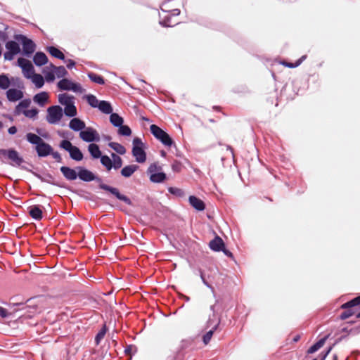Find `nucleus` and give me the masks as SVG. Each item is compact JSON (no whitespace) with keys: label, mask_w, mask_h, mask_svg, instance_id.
I'll list each match as a JSON object with an SVG mask.
<instances>
[{"label":"nucleus","mask_w":360,"mask_h":360,"mask_svg":"<svg viewBox=\"0 0 360 360\" xmlns=\"http://www.w3.org/2000/svg\"><path fill=\"white\" fill-rule=\"evenodd\" d=\"M282 64L287 68H295V66H294L295 64L292 63L283 62Z\"/></svg>","instance_id":"nucleus-63"},{"label":"nucleus","mask_w":360,"mask_h":360,"mask_svg":"<svg viewBox=\"0 0 360 360\" xmlns=\"http://www.w3.org/2000/svg\"><path fill=\"white\" fill-rule=\"evenodd\" d=\"M59 147L68 152L70 158L75 161L79 162L84 158L82 150L77 146H73L68 139L61 141Z\"/></svg>","instance_id":"nucleus-6"},{"label":"nucleus","mask_w":360,"mask_h":360,"mask_svg":"<svg viewBox=\"0 0 360 360\" xmlns=\"http://www.w3.org/2000/svg\"><path fill=\"white\" fill-rule=\"evenodd\" d=\"M35 150L39 158L47 157L52 153V146L44 140L37 146Z\"/></svg>","instance_id":"nucleus-16"},{"label":"nucleus","mask_w":360,"mask_h":360,"mask_svg":"<svg viewBox=\"0 0 360 360\" xmlns=\"http://www.w3.org/2000/svg\"><path fill=\"white\" fill-rule=\"evenodd\" d=\"M117 134L121 136H130L132 134L131 128L128 125L122 124L121 126L117 127Z\"/></svg>","instance_id":"nucleus-40"},{"label":"nucleus","mask_w":360,"mask_h":360,"mask_svg":"<svg viewBox=\"0 0 360 360\" xmlns=\"http://www.w3.org/2000/svg\"><path fill=\"white\" fill-rule=\"evenodd\" d=\"M161 9L163 12H170L172 15L173 16H177L180 14L181 11L178 8L172 9L171 11H166L162 7H161Z\"/></svg>","instance_id":"nucleus-56"},{"label":"nucleus","mask_w":360,"mask_h":360,"mask_svg":"<svg viewBox=\"0 0 360 360\" xmlns=\"http://www.w3.org/2000/svg\"><path fill=\"white\" fill-rule=\"evenodd\" d=\"M167 191L170 194L175 195L176 197H179V198H183L185 195V193L182 189L176 188V187H172V186L169 187L167 188Z\"/></svg>","instance_id":"nucleus-45"},{"label":"nucleus","mask_w":360,"mask_h":360,"mask_svg":"<svg viewBox=\"0 0 360 360\" xmlns=\"http://www.w3.org/2000/svg\"><path fill=\"white\" fill-rule=\"evenodd\" d=\"M60 171L64 178L68 181H75L78 178V171L68 166H62Z\"/></svg>","instance_id":"nucleus-17"},{"label":"nucleus","mask_w":360,"mask_h":360,"mask_svg":"<svg viewBox=\"0 0 360 360\" xmlns=\"http://www.w3.org/2000/svg\"><path fill=\"white\" fill-rule=\"evenodd\" d=\"M4 158L10 160L8 163L12 167H18L27 172H32V169L22 165V163L25 162V161L15 148L0 149V160L2 162H5Z\"/></svg>","instance_id":"nucleus-2"},{"label":"nucleus","mask_w":360,"mask_h":360,"mask_svg":"<svg viewBox=\"0 0 360 360\" xmlns=\"http://www.w3.org/2000/svg\"><path fill=\"white\" fill-rule=\"evenodd\" d=\"M80 139L86 143H94L100 141V135L98 131L93 127H88L79 132Z\"/></svg>","instance_id":"nucleus-12"},{"label":"nucleus","mask_w":360,"mask_h":360,"mask_svg":"<svg viewBox=\"0 0 360 360\" xmlns=\"http://www.w3.org/2000/svg\"><path fill=\"white\" fill-rule=\"evenodd\" d=\"M33 62L36 66L41 67L48 63V58L44 52L37 51L33 56Z\"/></svg>","instance_id":"nucleus-23"},{"label":"nucleus","mask_w":360,"mask_h":360,"mask_svg":"<svg viewBox=\"0 0 360 360\" xmlns=\"http://www.w3.org/2000/svg\"><path fill=\"white\" fill-rule=\"evenodd\" d=\"M87 76L89 78V79L94 83H96V84H101V85H103L105 84V79L101 75H97L92 72H89L87 73Z\"/></svg>","instance_id":"nucleus-39"},{"label":"nucleus","mask_w":360,"mask_h":360,"mask_svg":"<svg viewBox=\"0 0 360 360\" xmlns=\"http://www.w3.org/2000/svg\"><path fill=\"white\" fill-rule=\"evenodd\" d=\"M6 98L9 102H17L24 97L23 89L9 88L6 91Z\"/></svg>","instance_id":"nucleus-15"},{"label":"nucleus","mask_w":360,"mask_h":360,"mask_svg":"<svg viewBox=\"0 0 360 360\" xmlns=\"http://www.w3.org/2000/svg\"><path fill=\"white\" fill-rule=\"evenodd\" d=\"M88 151L94 160L98 159L103 155L99 146L94 143H90L88 146Z\"/></svg>","instance_id":"nucleus-26"},{"label":"nucleus","mask_w":360,"mask_h":360,"mask_svg":"<svg viewBox=\"0 0 360 360\" xmlns=\"http://www.w3.org/2000/svg\"><path fill=\"white\" fill-rule=\"evenodd\" d=\"M220 321V319H218L217 322L212 327V328L203 335L202 342L205 345H207L210 342L214 331L218 328Z\"/></svg>","instance_id":"nucleus-27"},{"label":"nucleus","mask_w":360,"mask_h":360,"mask_svg":"<svg viewBox=\"0 0 360 360\" xmlns=\"http://www.w3.org/2000/svg\"><path fill=\"white\" fill-rule=\"evenodd\" d=\"M133 348H134L135 352H136V351H137L136 347L135 345H129L124 349V354L126 355H129L131 354V349Z\"/></svg>","instance_id":"nucleus-54"},{"label":"nucleus","mask_w":360,"mask_h":360,"mask_svg":"<svg viewBox=\"0 0 360 360\" xmlns=\"http://www.w3.org/2000/svg\"><path fill=\"white\" fill-rule=\"evenodd\" d=\"M47 51L54 58H56L58 59L65 60V57L63 53L59 50L58 48L50 46L47 47Z\"/></svg>","instance_id":"nucleus-30"},{"label":"nucleus","mask_w":360,"mask_h":360,"mask_svg":"<svg viewBox=\"0 0 360 360\" xmlns=\"http://www.w3.org/2000/svg\"><path fill=\"white\" fill-rule=\"evenodd\" d=\"M26 140L31 144L38 146L43 139L34 133L29 132L26 134Z\"/></svg>","instance_id":"nucleus-37"},{"label":"nucleus","mask_w":360,"mask_h":360,"mask_svg":"<svg viewBox=\"0 0 360 360\" xmlns=\"http://www.w3.org/2000/svg\"><path fill=\"white\" fill-rule=\"evenodd\" d=\"M182 168V164L181 162L178 160H174L173 163L172 164V169L174 172H179L181 170Z\"/></svg>","instance_id":"nucleus-46"},{"label":"nucleus","mask_w":360,"mask_h":360,"mask_svg":"<svg viewBox=\"0 0 360 360\" xmlns=\"http://www.w3.org/2000/svg\"><path fill=\"white\" fill-rule=\"evenodd\" d=\"M63 115L65 114L68 117H74L77 115V111L75 104V101L71 103L66 105L64 108Z\"/></svg>","instance_id":"nucleus-28"},{"label":"nucleus","mask_w":360,"mask_h":360,"mask_svg":"<svg viewBox=\"0 0 360 360\" xmlns=\"http://www.w3.org/2000/svg\"><path fill=\"white\" fill-rule=\"evenodd\" d=\"M221 252H223V253L227 256L228 257H230V258H233V253L228 249L226 248V247L224 246V248H223V250H221Z\"/></svg>","instance_id":"nucleus-60"},{"label":"nucleus","mask_w":360,"mask_h":360,"mask_svg":"<svg viewBox=\"0 0 360 360\" xmlns=\"http://www.w3.org/2000/svg\"><path fill=\"white\" fill-rule=\"evenodd\" d=\"M6 51L4 54L6 60H12L15 56L21 52L20 44L17 40H9L6 44Z\"/></svg>","instance_id":"nucleus-11"},{"label":"nucleus","mask_w":360,"mask_h":360,"mask_svg":"<svg viewBox=\"0 0 360 360\" xmlns=\"http://www.w3.org/2000/svg\"><path fill=\"white\" fill-rule=\"evenodd\" d=\"M98 159L101 165L106 169L107 171L112 169V160L107 155H102Z\"/></svg>","instance_id":"nucleus-42"},{"label":"nucleus","mask_w":360,"mask_h":360,"mask_svg":"<svg viewBox=\"0 0 360 360\" xmlns=\"http://www.w3.org/2000/svg\"><path fill=\"white\" fill-rule=\"evenodd\" d=\"M72 84V81L67 78H63L58 82L57 86L58 88L62 91H70Z\"/></svg>","instance_id":"nucleus-32"},{"label":"nucleus","mask_w":360,"mask_h":360,"mask_svg":"<svg viewBox=\"0 0 360 360\" xmlns=\"http://www.w3.org/2000/svg\"><path fill=\"white\" fill-rule=\"evenodd\" d=\"M55 72H48L46 73V79L48 82H53L55 79Z\"/></svg>","instance_id":"nucleus-52"},{"label":"nucleus","mask_w":360,"mask_h":360,"mask_svg":"<svg viewBox=\"0 0 360 360\" xmlns=\"http://www.w3.org/2000/svg\"><path fill=\"white\" fill-rule=\"evenodd\" d=\"M190 205L197 211H203L205 209V202L195 195H190L188 198Z\"/></svg>","instance_id":"nucleus-21"},{"label":"nucleus","mask_w":360,"mask_h":360,"mask_svg":"<svg viewBox=\"0 0 360 360\" xmlns=\"http://www.w3.org/2000/svg\"><path fill=\"white\" fill-rule=\"evenodd\" d=\"M18 129L15 126H11L8 129V133L11 135H13L17 133Z\"/></svg>","instance_id":"nucleus-62"},{"label":"nucleus","mask_w":360,"mask_h":360,"mask_svg":"<svg viewBox=\"0 0 360 360\" xmlns=\"http://www.w3.org/2000/svg\"><path fill=\"white\" fill-rule=\"evenodd\" d=\"M64 61L67 63V68L68 69H72L76 65V63L72 59L65 60Z\"/></svg>","instance_id":"nucleus-59"},{"label":"nucleus","mask_w":360,"mask_h":360,"mask_svg":"<svg viewBox=\"0 0 360 360\" xmlns=\"http://www.w3.org/2000/svg\"><path fill=\"white\" fill-rule=\"evenodd\" d=\"M333 349V346L329 347L326 351L321 352L319 356L320 358V360H325L327 356L330 352L331 349Z\"/></svg>","instance_id":"nucleus-49"},{"label":"nucleus","mask_w":360,"mask_h":360,"mask_svg":"<svg viewBox=\"0 0 360 360\" xmlns=\"http://www.w3.org/2000/svg\"><path fill=\"white\" fill-rule=\"evenodd\" d=\"M199 274H200V278H201L202 283H204V285H206L208 288L212 289L213 288H212V285H210L207 281V280L205 277V275L203 274V271L201 269H199Z\"/></svg>","instance_id":"nucleus-50"},{"label":"nucleus","mask_w":360,"mask_h":360,"mask_svg":"<svg viewBox=\"0 0 360 360\" xmlns=\"http://www.w3.org/2000/svg\"><path fill=\"white\" fill-rule=\"evenodd\" d=\"M162 167H158L155 163L151 164L147 169L150 181L153 183H163L167 179V174L161 171Z\"/></svg>","instance_id":"nucleus-9"},{"label":"nucleus","mask_w":360,"mask_h":360,"mask_svg":"<svg viewBox=\"0 0 360 360\" xmlns=\"http://www.w3.org/2000/svg\"><path fill=\"white\" fill-rule=\"evenodd\" d=\"M11 86L10 77L8 74H0V89L8 90Z\"/></svg>","instance_id":"nucleus-31"},{"label":"nucleus","mask_w":360,"mask_h":360,"mask_svg":"<svg viewBox=\"0 0 360 360\" xmlns=\"http://www.w3.org/2000/svg\"><path fill=\"white\" fill-rule=\"evenodd\" d=\"M146 148L145 144L139 137L134 138L131 154L138 163H143L146 161L147 154Z\"/></svg>","instance_id":"nucleus-4"},{"label":"nucleus","mask_w":360,"mask_h":360,"mask_svg":"<svg viewBox=\"0 0 360 360\" xmlns=\"http://www.w3.org/2000/svg\"><path fill=\"white\" fill-rule=\"evenodd\" d=\"M11 86H14L16 89H24L25 84L22 79L19 77H10Z\"/></svg>","instance_id":"nucleus-41"},{"label":"nucleus","mask_w":360,"mask_h":360,"mask_svg":"<svg viewBox=\"0 0 360 360\" xmlns=\"http://www.w3.org/2000/svg\"><path fill=\"white\" fill-rule=\"evenodd\" d=\"M106 325L104 324L101 330L98 332V333L95 336V343L96 345H98L101 341V340L104 338L106 332H107Z\"/></svg>","instance_id":"nucleus-43"},{"label":"nucleus","mask_w":360,"mask_h":360,"mask_svg":"<svg viewBox=\"0 0 360 360\" xmlns=\"http://www.w3.org/2000/svg\"><path fill=\"white\" fill-rule=\"evenodd\" d=\"M20 101L18 103L21 106V108H22L23 110H27V108L31 104V100L30 98H25V99L22 98Z\"/></svg>","instance_id":"nucleus-47"},{"label":"nucleus","mask_w":360,"mask_h":360,"mask_svg":"<svg viewBox=\"0 0 360 360\" xmlns=\"http://www.w3.org/2000/svg\"><path fill=\"white\" fill-rule=\"evenodd\" d=\"M217 322V321H215L214 317H213L212 316H210L209 319H208V320H207V321L206 323V327L207 328H210V327L212 328Z\"/></svg>","instance_id":"nucleus-55"},{"label":"nucleus","mask_w":360,"mask_h":360,"mask_svg":"<svg viewBox=\"0 0 360 360\" xmlns=\"http://www.w3.org/2000/svg\"><path fill=\"white\" fill-rule=\"evenodd\" d=\"M39 110L37 108H32L30 110H24L22 114L30 119L35 120Z\"/></svg>","instance_id":"nucleus-44"},{"label":"nucleus","mask_w":360,"mask_h":360,"mask_svg":"<svg viewBox=\"0 0 360 360\" xmlns=\"http://www.w3.org/2000/svg\"><path fill=\"white\" fill-rule=\"evenodd\" d=\"M69 127L75 131H82L86 128L85 122L78 117H72L69 122Z\"/></svg>","instance_id":"nucleus-18"},{"label":"nucleus","mask_w":360,"mask_h":360,"mask_svg":"<svg viewBox=\"0 0 360 360\" xmlns=\"http://www.w3.org/2000/svg\"><path fill=\"white\" fill-rule=\"evenodd\" d=\"M360 333V324L358 326L349 329V334L356 335Z\"/></svg>","instance_id":"nucleus-57"},{"label":"nucleus","mask_w":360,"mask_h":360,"mask_svg":"<svg viewBox=\"0 0 360 360\" xmlns=\"http://www.w3.org/2000/svg\"><path fill=\"white\" fill-rule=\"evenodd\" d=\"M357 306H360V295L340 306V308L345 309V311L340 314L339 319L340 320H345L353 316L355 314L354 307Z\"/></svg>","instance_id":"nucleus-7"},{"label":"nucleus","mask_w":360,"mask_h":360,"mask_svg":"<svg viewBox=\"0 0 360 360\" xmlns=\"http://www.w3.org/2000/svg\"><path fill=\"white\" fill-rule=\"evenodd\" d=\"M170 20V16H166L163 20H160L159 23L162 27H171V25H169Z\"/></svg>","instance_id":"nucleus-48"},{"label":"nucleus","mask_w":360,"mask_h":360,"mask_svg":"<svg viewBox=\"0 0 360 360\" xmlns=\"http://www.w3.org/2000/svg\"><path fill=\"white\" fill-rule=\"evenodd\" d=\"M18 65L22 69V73L27 79L30 78L31 75L34 74V68L32 63L25 58L18 59Z\"/></svg>","instance_id":"nucleus-14"},{"label":"nucleus","mask_w":360,"mask_h":360,"mask_svg":"<svg viewBox=\"0 0 360 360\" xmlns=\"http://www.w3.org/2000/svg\"><path fill=\"white\" fill-rule=\"evenodd\" d=\"M50 155H52V157L56 160V161L57 162H62V158H61L60 154L57 151H54L53 148H52V153H51Z\"/></svg>","instance_id":"nucleus-51"},{"label":"nucleus","mask_w":360,"mask_h":360,"mask_svg":"<svg viewBox=\"0 0 360 360\" xmlns=\"http://www.w3.org/2000/svg\"><path fill=\"white\" fill-rule=\"evenodd\" d=\"M108 146L119 155H122L126 153V148L124 146L117 142H109Z\"/></svg>","instance_id":"nucleus-34"},{"label":"nucleus","mask_w":360,"mask_h":360,"mask_svg":"<svg viewBox=\"0 0 360 360\" xmlns=\"http://www.w3.org/2000/svg\"><path fill=\"white\" fill-rule=\"evenodd\" d=\"M102 138L104 141H109V142H111L110 141L112 140V137L110 135H105V134H103L102 135Z\"/></svg>","instance_id":"nucleus-64"},{"label":"nucleus","mask_w":360,"mask_h":360,"mask_svg":"<svg viewBox=\"0 0 360 360\" xmlns=\"http://www.w3.org/2000/svg\"><path fill=\"white\" fill-rule=\"evenodd\" d=\"M76 169L78 171V178L81 181L84 182L95 181L98 183V188L100 189L109 192L117 199L124 202L127 205H133L131 200L128 196L121 193L118 188L104 184L102 179L91 170L82 166L77 167Z\"/></svg>","instance_id":"nucleus-1"},{"label":"nucleus","mask_w":360,"mask_h":360,"mask_svg":"<svg viewBox=\"0 0 360 360\" xmlns=\"http://www.w3.org/2000/svg\"><path fill=\"white\" fill-rule=\"evenodd\" d=\"M225 246L224 240L218 236H216L210 243V248L214 252H221Z\"/></svg>","instance_id":"nucleus-19"},{"label":"nucleus","mask_w":360,"mask_h":360,"mask_svg":"<svg viewBox=\"0 0 360 360\" xmlns=\"http://www.w3.org/2000/svg\"><path fill=\"white\" fill-rule=\"evenodd\" d=\"M30 172L32 173L37 179H39L41 182H45L59 188H67V186L64 183L56 181L53 176L49 173H46L44 176H42L32 170V172Z\"/></svg>","instance_id":"nucleus-13"},{"label":"nucleus","mask_w":360,"mask_h":360,"mask_svg":"<svg viewBox=\"0 0 360 360\" xmlns=\"http://www.w3.org/2000/svg\"><path fill=\"white\" fill-rule=\"evenodd\" d=\"M49 101V94L41 91L33 96V101L41 107H44Z\"/></svg>","instance_id":"nucleus-22"},{"label":"nucleus","mask_w":360,"mask_h":360,"mask_svg":"<svg viewBox=\"0 0 360 360\" xmlns=\"http://www.w3.org/2000/svg\"><path fill=\"white\" fill-rule=\"evenodd\" d=\"M0 316L2 318H7L9 316V313L7 309L2 307H0Z\"/></svg>","instance_id":"nucleus-58"},{"label":"nucleus","mask_w":360,"mask_h":360,"mask_svg":"<svg viewBox=\"0 0 360 360\" xmlns=\"http://www.w3.org/2000/svg\"><path fill=\"white\" fill-rule=\"evenodd\" d=\"M85 98L91 108L98 109L103 114L110 115L113 111L110 102L108 101H99L96 96L93 94L86 95Z\"/></svg>","instance_id":"nucleus-3"},{"label":"nucleus","mask_w":360,"mask_h":360,"mask_svg":"<svg viewBox=\"0 0 360 360\" xmlns=\"http://www.w3.org/2000/svg\"><path fill=\"white\" fill-rule=\"evenodd\" d=\"M111 158H112V169L113 168L114 169H118L122 167V158H120V156H119L118 155H117L116 153H111Z\"/></svg>","instance_id":"nucleus-36"},{"label":"nucleus","mask_w":360,"mask_h":360,"mask_svg":"<svg viewBox=\"0 0 360 360\" xmlns=\"http://www.w3.org/2000/svg\"><path fill=\"white\" fill-rule=\"evenodd\" d=\"M139 168V166L137 165H127L122 168L120 174L124 178H129Z\"/></svg>","instance_id":"nucleus-25"},{"label":"nucleus","mask_w":360,"mask_h":360,"mask_svg":"<svg viewBox=\"0 0 360 360\" xmlns=\"http://www.w3.org/2000/svg\"><path fill=\"white\" fill-rule=\"evenodd\" d=\"M150 131L153 136L164 146L167 147H172L174 146L176 147L174 141L172 137L159 126L154 124H151L150 126Z\"/></svg>","instance_id":"nucleus-5"},{"label":"nucleus","mask_w":360,"mask_h":360,"mask_svg":"<svg viewBox=\"0 0 360 360\" xmlns=\"http://www.w3.org/2000/svg\"><path fill=\"white\" fill-rule=\"evenodd\" d=\"M82 90V88L79 83L73 82V84L72 85V89L70 91H72L74 92H81Z\"/></svg>","instance_id":"nucleus-53"},{"label":"nucleus","mask_w":360,"mask_h":360,"mask_svg":"<svg viewBox=\"0 0 360 360\" xmlns=\"http://www.w3.org/2000/svg\"><path fill=\"white\" fill-rule=\"evenodd\" d=\"M50 67L54 70L56 76L58 78H62L68 75V71L63 65L57 67L51 63Z\"/></svg>","instance_id":"nucleus-38"},{"label":"nucleus","mask_w":360,"mask_h":360,"mask_svg":"<svg viewBox=\"0 0 360 360\" xmlns=\"http://www.w3.org/2000/svg\"><path fill=\"white\" fill-rule=\"evenodd\" d=\"M330 335V334L329 333V334L325 335L323 338H322L320 340H319L314 344H313L307 349V353L310 354H314L316 352H317L320 348H321L323 346V345L325 344L326 341L329 338Z\"/></svg>","instance_id":"nucleus-24"},{"label":"nucleus","mask_w":360,"mask_h":360,"mask_svg":"<svg viewBox=\"0 0 360 360\" xmlns=\"http://www.w3.org/2000/svg\"><path fill=\"white\" fill-rule=\"evenodd\" d=\"M110 122L115 127H118L124 124V119L118 113L113 112L110 114Z\"/></svg>","instance_id":"nucleus-29"},{"label":"nucleus","mask_w":360,"mask_h":360,"mask_svg":"<svg viewBox=\"0 0 360 360\" xmlns=\"http://www.w3.org/2000/svg\"><path fill=\"white\" fill-rule=\"evenodd\" d=\"M46 117V121L51 124L58 123L63 117V110L60 105H54L49 106L47 110Z\"/></svg>","instance_id":"nucleus-10"},{"label":"nucleus","mask_w":360,"mask_h":360,"mask_svg":"<svg viewBox=\"0 0 360 360\" xmlns=\"http://www.w3.org/2000/svg\"><path fill=\"white\" fill-rule=\"evenodd\" d=\"M30 216L36 221H39L43 218V212L41 206L34 205L28 207Z\"/></svg>","instance_id":"nucleus-20"},{"label":"nucleus","mask_w":360,"mask_h":360,"mask_svg":"<svg viewBox=\"0 0 360 360\" xmlns=\"http://www.w3.org/2000/svg\"><path fill=\"white\" fill-rule=\"evenodd\" d=\"M30 79H32V82L37 89H40L44 85V79L40 74L34 72Z\"/></svg>","instance_id":"nucleus-35"},{"label":"nucleus","mask_w":360,"mask_h":360,"mask_svg":"<svg viewBox=\"0 0 360 360\" xmlns=\"http://www.w3.org/2000/svg\"><path fill=\"white\" fill-rule=\"evenodd\" d=\"M74 101L75 97L68 94L64 93L58 95V102L64 106L71 103Z\"/></svg>","instance_id":"nucleus-33"},{"label":"nucleus","mask_w":360,"mask_h":360,"mask_svg":"<svg viewBox=\"0 0 360 360\" xmlns=\"http://www.w3.org/2000/svg\"><path fill=\"white\" fill-rule=\"evenodd\" d=\"M24 110L22 108H21V106L19 105V103L15 107V110H14V114L15 115H20V113H22V111Z\"/></svg>","instance_id":"nucleus-61"},{"label":"nucleus","mask_w":360,"mask_h":360,"mask_svg":"<svg viewBox=\"0 0 360 360\" xmlns=\"http://www.w3.org/2000/svg\"><path fill=\"white\" fill-rule=\"evenodd\" d=\"M14 39L22 44L24 56L30 57L33 54L36 49V44L33 40L21 34H15Z\"/></svg>","instance_id":"nucleus-8"}]
</instances>
